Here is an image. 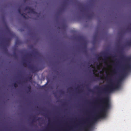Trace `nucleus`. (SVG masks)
I'll return each instance as SVG.
<instances>
[{
  "mask_svg": "<svg viewBox=\"0 0 131 131\" xmlns=\"http://www.w3.org/2000/svg\"><path fill=\"white\" fill-rule=\"evenodd\" d=\"M130 29L131 30V27L130 28Z\"/></svg>",
  "mask_w": 131,
  "mask_h": 131,
  "instance_id": "obj_40",
  "label": "nucleus"
},
{
  "mask_svg": "<svg viewBox=\"0 0 131 131\" xmlns=\"http://www.w3.org/2000/svg\"><path fill=\"white\" fill-rule=\"evenodd\" d=\"M96 35L95 34V35H94V39L96 38Z\"/></svg>",
  "mask_w": 131,
  "mask_h": 131,
  "instance_id": "obj_28",
  "label": "nucleus"
},
{
  "mask_svg": "<svg viewBox=\"0 0 131 131\" xmlns=\"http://www.w3.org/2000/svg\"><path fill=\"white\" fill-rule=\"evenodd\" d=\"M6 29L7 30V31H8V32H9V33H10V34L12 35H13V34H12V33H11L10 32V30L9 29L8 27L7 26H6Z\"/></svg>",
  "mask_w": 131,
  "mask_h": 131,
  "instance_id": "obj_11",
  "label": "nucleus"
},
{
  "mask_svg": "<svg viewBox=\"0 0 131 131\" xmlns=\"http://www.w3.org/2000/svg\"><path fill=\"white\" fill-rule=\"evenodd\" d=\"M17 83H18V84H19V83H20L19 82H17Z\"/></svg>",
  "mask_w": 131,
  "mask_h": 131,
  "instance_id": "obj_38",
  "label": "nucleus"
},
{
  "mask_svg": "<svg viewBox=\"0 0 131 131\" xmlns=\"http://www.w3.org/2000/svg\"><path fill=\"white\" fill-rule=\"evenodd\" d=\"M127 30H128V28H127Z\"/></svg>",
  "mask_w": 131,
  "mask_h": 131,
  "instance_id": "obj_43",
  "label": "nucleus"
},
{
  "mask_svg": "<svg viewBox=\"0 0 131 131\" xmlns=\"http://www.w3.org/2000/svg\"><path fill=\"white\" fill-rule=\"evenodd\" d=\"M113 72L115 74L116 73V70H114Z\"/></svg>",
  "mask_w": 131,
  "mask_h": 131,
  "instance_id": "obj_27",
  "label": "nucleus"
},
{
  "mask_svg": "<svg viewBox=\"0 0 131 131\" xmlns=\"http://www.w3.org/2000/svg\"><path fill=\"white\" fill-rule=\"evenodd\" d=\"M79 91H81V90H79Z\"/></svg>",
  "mask_w": 131,
  "mask_h": 131,
  "instance_id": "obj_39",
  "label": "nucleus"
},
{
  "mask_svg": "<svg viewBox=\"0 0 131 131\" xmlns=\"http://www.w3.org/2000/svg\"><path fill=\"white\" fill-rule=\"evenodd\" d=\"M119 53L121 54L122 59L124 60L125 62V64L124 65L123 73L120 76L121 78H122L123 77L127 74L128 72L131 71V64L128 62L129 59L122 55V52L121 51L119 52Z\"/></svg>",
  "mask_w": 131,
  "mask_h": 131,
  "instance_id": "obj_3",
  "label": "nucleus"
},
{
  "mask_svg": "<svg viewBox=\"0 0 131 131\" xmlns=\"http://www.w3.org/2000/svg\"><path fill=\"white\" fill-rule=\"evenodd\" d=\"M103 60H105L108 59V57L106 55H105L103 56Z\"/></svg>",
  "mask_w": 131,
  "mask_h": 131,
  "instance_id": "obj_14",
  "label": "nucleus"
},
{
  "mask_svg": "<svg viewBox=\"0 0 131 131\" xmlns=\"http://www.w3.org/2000/svg\"><path fill=\"white\" fill-rule=\"evenodd\" d=\"M23 65L24 66H27V64L25 62H24L23 63Z\"/></svg>",
  "mask_w": 131,
  "mask_h": 131,
  "instance_id": "obj_23",
  "label": "nucleus"
},
{
  "mask_svg": "<svg viewBox=\"0 0 131 131\" xmlns=\"http://www.w3.org/2000/svg\"><path fill=\"white\" fill-rule=\"evenodd\" d=\"M32 122H35V121H34V119H33L32 120Z\"/></svg>",
  "mask_w": 131,
  "mask_h": 131,
  "instance_id": "obj_35",
  "label": "nucleus"
},
{
  "mask_svg": "<svg viewBox=\"0 0 131 131\" xmlns=\"http://www.w3.org/2000/svg\"><path fill=\"white\" fill-rule=\"evenodd\" d=\"M19 43V41L17 40V41H16V45L18 44Z\"/></svg>",
  "mask_w": 131,
  "mask_h": 131,
  "instance_id": "obj_26",
  "label": "nucleus"
},
{
  "mask_svg": "<svg viewBox=\"0 0 131 131\" xmlns=\"http://www.w3.org/2000/svg\"><path fill=\"white\" fill-rule=\"evenodd\" d=\"M60 94H64V91L62 90H61L60 91Z\"/></svg>",
  "mask_w": 131,
  "mask_h": 131,
  "instance_id": "obj_19",
  "label": "nucleus"
},
{
  "mask_svg": "<svg viewBox=\"0 0 131 131\" xmlns=\"http://www.w3.org/2000/svg\"><path fill=\"white\" fill-rule=\"evenodd\" d=\"M41 118L40 117H39L38 119H37V120H40V119Z\"/></svg>",
  "mask_w": 131,
  "mask_h": 131,
  "instance_id": "obj_29",
  "label": "nucleus"
},
{
  "mask_svg": "<svg viewBox=\"0 0 131 131\" xmlns=\"http://www.w3.org/2000/svg\"><path fill=\"white\" fill-rule=\"evenodd\" d=\"M29 10V11L28 12V13H32L33 14L37 13L31 7H30Z\"/></svg>",
  "mask_w": 131,
  "mask_h": 131,
  "instance_id": "obj_7",
  "label": "nucleus"
},
{
  "mask_svg": "<svg viewBox=\"0 0 131 131\" xmlns=\"http://www.w3.org/2000/svg\"><path fill=\"white\" fill-rule=\"evenodd\" d=\"M44 87V86H42V87Z\"/></svg>",
  "mask_w": 131,
  "mask_h": 131,
  "instance_id": "obj_41",
  "label": "nucleus"
},
{
  "mask_svg": "<svg viewBox=\"0 0 131 131\" xmlns=\"http://www.w3.org/2000/svg\"><path fill=\"white\" fill-rule=\"evenodd\" d=\"M3 49L4 52L6 54L8 53V50L6 47L4 46Z\"/></svg>",
  "mask_w": 131,
  "mask_h": 131,
  "instance_id": "obj_9",
  "label": "nucleus"
},
{
  "mask_svg": "<svg viewBox=\"0 0 131 131\" xmlns=\"http://www.w3.org/2000/svg\"><path fill=\"white\" fill-rule=\"evenodd\" d=\"M28 92H30L31 88L30 85H29L27 87Z\"/></svg>",
  "mask_w": 131,
  "mask_h": 131,
  "instance_id": "obj_12",
  "label": "nucleus"
},
{
  "mask_svg": "<svg viewBox=\"0 0 131 131\" xmlns=\"http://www.w3.org/2000/svg\"><path fill=\"white\" fill-rule=\"evenodd\" d=\"M30 7H29V6H26L25 7V10H29Z\"/></svg>",
  "mask_w": 131,
  "mask_h": 131,
  "instance_id": "obj_16",
  "label": "nucleus"
},
{
  "mask_svg": "<svg viewBox=\"0 0 131 131\" xmlns=\"http://www.w3.org/2000/svg\"><path fill=\"white\" fill-rule=\"evenodd\" d=\"M98 100L104 104L101 110V112L93 117L90 122L88 123L87 125H85L86 122L85 121L83 123H80L79 125L80 127L78 129L73 131H90L89 129L92 127V125L98 119L105 117V112L110 107L109 98L107 96L105 97L104 98L101 97Z\"/></svg>",
  "mask_w": 131,
  "mask_h": 131,
  "instance_id": "obj_1",
  "label": "nucleus"
},
{
  "mask_svg": "<svg viewBox=\"0 0 131 131\" xmlns=\"http://www.w3.org/2000/svg\"><path fill=\"white\" fill-rule=\"evenodd\" d=\"M94 16V14L93 13L90 14H88L86 15L89 19H90L92 18Z\"/></svg>",
  "mask_w": 131,
  "mask_h": 131,
  "instance_id": "obj_6",
  "label": "nucleus"
},
{
  "mask_svg": "<svg viewBox=\"0 0 131 131\" xmlns=\"http://www.w3.org/2000/svg\"><path fill=\"white\" fill-rule=\"evenodd\" d=\"M11 39V38H8L5 40V42L6 45H8V44Z\"/></svg>",
  "mask_w": 131,
  "mask_h": 131,
  "instance_id": "obj_8",
  "label": "nucleus"
},
{
  "mask_svg": "<svg viewBox=\"0 0 131 131\" xmlns=\"http://www.w3.org/2000/svg\"><path fill=\"white\" fill-rule=\"evenodd\" d=\"M26 56H28L29 57H31L32 56V54H28L26 55Z\"/></svg>",
  "mask_w": 131,
  "mask_h": 131,
  "instance_id": "obj_24",
  "label": "nucleus"
},
{
  "mask_svg": "<svg viewBox=\"0 0 131 131\" xmlns=\"http://www.w3.org/2000/svg\"><path fill=\"white\" fill-rule=\"evenodd\" d=\"M107 81H109L110 83V84L107 86V87L103 88L102 87H97L96 88V89H101V93H106L108 92H111L115 90L118 89L119 86V82L120 79L118 80L117 83L114 84L112 82V80L111 78H108L107 77H106Z\"/></svg>",
  "mask_w": 131,
  "mask_h": 131,
  "instance_id": "obj_2",
  "label": "nucleus"
},
{
  "mask_svg": "<svg viewBox=\"0 0 131 131\" xmlns=\"http://www.w3.org/2000/svg\"><path fill=\"white\" fill-rule=\"evenodd\" d=\"M26 0H24V1L25 2H26Z\"/></svg>",
  "mask_w": 131,
  "mask_h": 131,
  "instance_id": "obj_36",
  "label": "nucleus"
},
{
  "mask_svg": "<svg viewBox=\"0 0 131 131\" xmlns=\"http://www.w3.org/2000/svg\"><path fill=\"white\" fill-rule=\"evenodd\" d=\"M28 79L29 80H31L32 79V76H31L30 77H28Z\"/></svg>",
  "mask_w": 131,
  "mask_h": 131,
  "instance_id": "obj_22",
  "label": "nucleus"
},
{
  "mask_svg": "<svg viewBox=\"0 0 131 131\" xmlns=\"http://www.w3.org/2000/svg\"><path fill=\"white\" fill-rule=\"evenodd\" d=\"M83 45L85 46L84 48H86V43L84 42L83 43Z\"/></svg>",
  "mask_w": 131,
  "mask_h": 131,
  "instance_id": "obj_21",
  "label": "nucleus"
},
{
  "mask_svg": "<svg viewBox=\"0 0 131 131\" xmlns=\"http://www.w3.org/2000/svg\"><path fill=\"white\" fill-rule=\"evenodd\" d=\"M35 49L33 50V51L34 52V54L36 55H38V52L37 51H35Z\"/></svg>",
  "mask_w": 131,
  "mask_h": 131,
  "instance_id": "obj_15",
  "label": "nucleus"
},
{
  "mask_svg": "<svg viewBox=\"0 0 131 131\" xmlns=\"http://www.w3.org/2000/svg\"><path fill=\"white\" fill-rule=\"evenodd\" d=\"M102 77L101 76H100V79H102Z\"/></svg>",
  "mask_w": 131,
  "mask_h": 131,
  "instance_id": "obj_33",
  "label": "nucleus"
},
{
  "mask_svg": "<svg viewBox=\"0 0 131 131\" xmlns=\"http://www.w3.org/2000/svg\"><path fill=\"white\" fill-rule=\"evenodd\" d=\"M48 122L49 124L50 123V121L49 120H48Z\"/></svg>",
  "mask_w": 131,
  "mask_h": 131,
  "instance_id": "obj_31",
  "label": "nucleus"
},
{
  "mask_svg": "<svg viewBox=\"0 0 131 131\" xmlns=\"http://www.w3.org/2000/svg\"><path fill=\"white\" fill-rule=\"evenodd\" d=\"M86 120L87 121H88V118L87 119H86Z\"/></svg>",
  "mask_w": 131,
  "mask_h": 131,
  "instance_id": "obj_37",
  "label": "nucleus"
},
{
  "mask_svg": "<svg viewBox=\"0 0 131 131\" xmlns=\"http://www.w3.org/2000/svg\"><path fill=\"white\" fill-rule=\"evenodd\" d=\"M90 91H92V90H90Z\"/></svg>",
  "mask_w": 131,
  "mask_h": 131,
  "instance_id": "obj_42",
  "label": "nucleus"
},
{
  "mask_svg": "<svg viewBox=\"0 0 131 131\" xmlns=\"http://www.w3.org/2000/svg\"><path fill=\"white\" fill-rule=\"evenodd\" d=\"M21 16L25 19H27V17L25 16V14L24 13H23L21 15Z\"/></svg>",
  "mask_w": 131,
  "mask_h": 131,
  "instance_id": "obj_10",
  "label": "nucleus"
},
{
  "mask_svg": "<svg viewBox=\"0 0 131 131\" xmlns=\"http://www.w3.org/2000/svg\"><path fill=\"white\" fill-rule=\"evenodd\" d=\"M69 89H72V88L71 87H70V88H69Z\"/></svg>",
  "mask_w": 131,
  "mask_h": 131,
  "instance_id": "obj_34",
  "label": "nucleus"
},
{
  "mask_svg": "<svg viewBox=\"0 0 131 131\" xmlns=\"http://www.w3.org/2000/svg\"><path fill=\"white\" fill-rule=\"evenodd\" d=\"M99 79H98V78H94L93 79V81H95V79L98 80Z\"/></svg>",
  "mask_w": 131,
  "mask_h": 131,
  "instance_id": "obj_25",
  "label": "nucleus"
},
{
  "mask_svg": "<svg viewBox=\"0 0 131 131\" xmlns=\"http://www.w3.org/2000/svg\"><path fill=\"white\" fill-rule=\"evenodd\" d=\"M18 84L16 83H15L14 84V86L15 88H16L18 86Z\"/></svg>",
  "mask_w": 131,
  "mask_h": 131,
  "instance_id": "obj_20",
  "label": "nucleus"
},
{
  "mask_svg": "<svg viewBox=\"0 0 131 131\" xmlns=\"http://www.w3.org/2000/svg\"><path fill=\"white\" fill-rule=\"evenodd\" d=\"M81 11L82 12H84L85 11H87V9L84 8V6L83 5H80Z\"/></svg>",
  "mask_w": 131,
  "mask_h": 131,
  "instance_id": "obj_5",
  "label": "nucleus"
},
{
  "mask_svg": "<svg viewBox=\"0 0 131 131\" xmlns=\"http://www.w3.org/2000/svg\"><path fill=\"white\" fill-rule=\"evenodd\" d=\"M65 3H66V0L64 2V4H63V5H64L65 4Z\"/></svg>",
  "mask_w": 131,
  "mask_h": 131,
  "instance_id": "obj_32",
  "label": "nucleus"
},
{
  "mask_svg": "<svg viewBox=\"0 0 131 131\" xmlns=\"http://www.w3.org/2000/svg\"><path fill=\"white\" fill-rule=\"evenodd\" d=\"M18 13L20 15L21 14L23 13H22L21 12V9L20 8H19L18 9Z\"/></svg>",
  "mask_w": 131,
  "mask_h": 131,
  "instance_id": "obj_13",
  "label": "nucleus"
},
{
  "mask_svg": "<svg viewBox=\"0 0 131 131\" xmlns=\"http://www.w3.org/2000/svg\"><path fill=\"white\" fill-rule=\"evenodd\" d=\"M28 68L34 73L40 70L37 67H32L29 65H28Z\"/></svg>",
  "mask_w": 131,
  "mask_h": 131,
  "instance_id": "obj_4",
  "label": "nucleus"
},
{
  "mask_svg": "<svg viewBox=\"0 0 131 131\" xmlns=\"http://www.w3.org/2000/svg\"><path fill=\"white\" fill-rule=\"evenodd\" d=\"M79 39L80 40H83V38L82 36H80L79 37Z\"/></svg>",
  "mask_w": 131,
  "mask_h": 131,
  "instance_id": "obj_18",
  "label": "nucleus"
},
{
  "mask_svg": "<svg viewBox=\"0 0 131 131\" xmlns=\"http://www.w3.org/2000/svg\"><path fill=\"white\" fill-rule=\"evenodd\" d=\"M17 55L16 53L15 52H14L13 54V57L15 58H16L17 57Z\"/></svg>",
  "mask_w": 131,
  "mask_h": 131,
  "instance_id": "obj_17",
  "label": "nucleus"
},
{
  "mask_svg": "<svg viewBox=\"0 0 131 131\" xmlns=\"http://www.w3.org/2000/svg\"><path fill=\"white\" fill-rule=\"evenodd\" d=\"M97 57V58H98V59H99L100 58V57H99V56H98Z\"/></svg>",
  "mask_w": 131,
  "mask_h": 131,
  "instance_id": "obj_30",
  "label": "nucleus"
}]
</instances>
